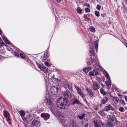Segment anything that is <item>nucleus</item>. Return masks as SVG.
I'll list each match as a JSON object with an SVG mask.
<instances>
[{"instance_id": "4be33fe9", "label": "nucleus", "mask_w": 127, "mask_h": 127, "mask_svg": "<svg viewBox=\"0 0 127 127\" xmlns=\"http://www.w3.org/2000/svg\"><path fill=\"white\" fill-rule=\"evenodd\" d=\"M80 104V102L77 99H75L73 101L72 104L73 105L75 104Z\"/></svg>"}, {"instance_id": "f3484780", "label": "nucleus", "mask_w": 127, "mask_h": 127, "mask_svg": "<svg viewBox=\"0 0 127 127\" xmlns=\"http://www.w3.org/2000/svg\"><path fill=\"white\" fill-rule=\"evenodd\" d=\"M70 123L71 126V127H78L74 120H72L71 121Z\"/></svg>"}, {"instance_id": "6e6d98bb", "label": "nucleus", "mask_w": 127, "mask_h": 127, "mask_svg": "<svg viewBox=\"0 0 127 127\" xmlns=\"http://www.w3.org/2000/svg\"><path fill=\"white\" fill-rule=\"evenodd\" d=\"M98 106H95V108L94 109L96 110L97 109H98Z\"/></svg>"}, {"instance_id": "680f3d73", "label": "nucleus", "mask_w": 127, "mask_h": 127, "mask_svg": "<svg viewBox=\"0 0 127 127\" xmlns=\"http://www.w3.org/2000/svg\"><path fill=\"white\" fill-rule=\"evenodd\" d=\"M2 33V32L1 30L0 29V34H1Z\"/></svg>"}, {"instance_id": "9d476101", "label": "nucleus", "mask_w": 127, "mask_h": 127, "mask_svg": "<svg viewBox=\"0 0 127 127\" xmlns=\"http://www.w3.org/2000/svg\"><path fill=\"white\" fill-rule=\"evenodd\" d=\"M41 116L42 117L44 118V120H45L46 119L49 118L50 116L49 114L44 113H41Z\"/></svg>"}, {"instance_id": "f03ea898", "label": "nucleus", "mask_w": 127, "mask_h": 127, "mask_svg": "<svg viewBox=\"0 0 127 127\" xmlns=\"http://www.w3.org/2000/svg\"><path fill=\"white\" fill-rule=\"evenodd\" d=\"M51 96H48L46 97V100H47V104L49 107L50 110L51 111L52 113L54 114L55 112H54L55 105L54 103L52 100V99L51 98Z\"/></svg>"}, {"instance_id": "1a4fd4ad", "label": "nucleus", "mask_w": 127, "mask_h": 127, "mask_svg": "<svg viewBox=\"0 0 127 127\" xmlns=\"http://www.w3.org/2000/svg\"><path fill=\"white\" fill-rule=\"evenodd\" d=\"M93 89L96 90L99 89V86L96 82H93Z\"/></svg>"}, {"instance_id": "09e8293b", "label": "nucleus", "mask_w": 127, "mask_h": 127, "mask_svg": "<svg viewBox=\"0 0 127 127\" xmlns=\"http://www.w3.org/2000/svg\"><path fill=\"white\" fill-rule=\"evenodd\" d=\"M84 17L85 18V20L87 21L88 19V18L87 14H84Z\"/></svg>"}, {"instance_id": "e433bc0d", "label": "nucleus", "mask_w": 127, "mask_h": 127, "mask_svg": "<svg viewBox=\"0 0 127 127\" xmlns=\"http://www.w3.org/2000/svg\"><path fill=\"white\" fill-rule=\"evenodd\" d=\"M85 11L87 12H90V9L88 8H86L85 9Z\"/></svg>"}, {"instance_id": "c756f323", "label": "nucleus", "mask_w": 127, "mask_h": 127, "mask_svg": "<svg viewBox=\"0 0 127 127\" xmlns=\"http://www.w3.org/2000/svg\"><path fill=\"white\" fill-rule=\"evenodd\" d=\"M106 85L108 87H109L111 86V84L110 83L107 81H106L105 82Z\"/></svg>"}, {"instance_id": "f704fd0d", "label": "nucleus", "mask_w": 127, "mask_h": 127, "mask_svg": "<svg viewBox=\"0 0 127 127\" xmlns=\"http://www.w3.org/2000/svg\"><path fill=\"white\" fill-rule=\"evenodd\" d=\"M36 64L37 67L41 69L42 67V66H41L40 64L37 63H36Z\"/></svg>"}, {"instance_id": "f257e3e1", "label": "nucleus", "mask_w": 127, "mask_h": 127, "mask_svg": "<svg viewBox=\"0 0 127 127\" xmlns=\"http://www.w3.org/2000/svg\"><path fill=\"white\" fill-rule=\"evenodd\" d=\"M56 104L59 108L61 109H65L68 106L69 101L67 97H60L57 100Z\"/></svg>"}, {"instance_id": "ea45409f", "label": "nucleus", "mask_w": 127, "mask_h": 127, "mask_svg": "<svg viewBox=\"0 0 127 127\" xmlns=\"http://www.w3.org/2000/svg\"><path fill=\"white\" fill-rule=\"evenodd\" d=\"M119 101L123 105H125V102L122 99H120L119 100Z\"/></svg>"}, {"instance_id": "473e14b6", "label": "nucleus", "mask_w": 127, "mask_h": 127, "mask_svg": "<svg viewBox=\"0 0 127 127\" xmlns=\"http://www.w3.org/2000/svg\"><path fill=\"white\" fill-rule=\"evenodd\" d=\"M101 93L103 94H106V92H105L103 89H101L100 90Z\"/></svg>"}, {"instance_id": "052dcab7", "label": "nucleus", "mask_w": 127, "mask_h": 127, "mask_svg": "<svg viewBox=\"0 0 127 127\" xmlns=\"http://www.w3.org/2000/svg\"><path fill=\"white\" fill-rule=\"evenodd\" d=\"M55 76V75L54 74H53V75L52 76H51V77L52 78H54V77Z\"/></svg>"}, {"instance_id": "37998d69", "label": "nucleus", "mask_w": 127, "mask_h": 127, "mask_svg": "<svg viewBox=\"0 0 127 127\" xmlns=\"http://www.w3.org/2000/svg\"><path fill=\"white\" fill-rule=\"evenodd\" d=\"M20 57L22 59H25V57L24 55L21 53L20 54Z\"/></svg>"}, {"instance_id": "0eeeda50", "label": "nucleus", "mask_w": 127, "mask_h": 127, "mask_svg": "<svg viewBox=\"0 0 127 127\" xmlns=\"http://www.w3.org/2000/svg\"><path fill=\"white\" fill-rule=\"evenodd\" d=\"M94 123L95 127H100L101 125H102V124L100 121H94Z\"/></svg>"}, {"instance_id": "5701e85b", "label": "nucleus", "mask_w": 127, "mask_h": 127, "mask_svg": "<svg viewBox=\"0 0 127 127\" xmlns=\"http://www.w3.org/2000/svg\"><path fill=\"white\" fill-rule=\"evenodd\" d=\"M77 12L80 14H81L82 12V10L80 7H77Z\"/></svg>"}, {"instance_id": "9b49d317", "label": "nucleus", "mask_w": 127, "mask_h": 127, "mask_svg": "<svg viewBox=\"0 0 127 127\" xmlns=\"http://www.w3.org/2000/svg\"><path fill=\"white\" fill-rule=\"evenodd\" d=\"M86 90L87 92L89 95H93V92L92 91V90L89 88L86 87Z\"/></svg>"}, {"instance_id": "2f4dec72", "label": "nucleus", "mask_w": 127, "mask_h": 127, "mask_svg": "<svg viewBox=\"0 0 127 127\" xmlns=\"http://www.w3.org/2000/svg\"><path fill=\"white\" fill-rule=\"evenodd\" d=\"M98 113H99L102 116H104L105 115V114L103 111H101L99 112V111Z\"/></svg>"}, {"instance_id": "0e129e2a", "label": "nucleus", "mask_w": 127, "mask_h": 127, "mask_svg": "<svg viewBox=\"0 0 127 127\" xmlns=\"http://www.w3.org/2000/svg\"><path fill=\"white\" fill-rule=\"evenodd\" d=\"M87 64L88 65H90V64L89 63V62H87Z\"/></svg>"}, {"instance_id": "79ce46f5", "label": "nucleus", "mask_w": 127, "mask_h": 127, "mask_svg": "<svg viewBox=\"0 0 127 127\" xmlns=\"http://www.w3.org/2000/svg\"><path fill=\"white\" fill-rule=\"evenodd\" d=\"M101 7V6L100 5L98 4L96 6V8L97 9L100 10Z\"/></svg>"}, {"instance_id": "a878e982", "label": "nucleus", "mask_w": 127, "mask_h": 127, "mask_svg": "<svg viewBox=\"0 0 127 127\" xmlns=\"http://www.w3.org/2000/svg\"><path fill=\"white\" fill-rule=\"evenodd\" d=\"M41 70H42L45 73L48 72V69L44 66H42V67Z\"/></svg>"}, {"instance_id": "dca6fc26", "label": "nucleus", "mask_w": 127, "mask_h": 127, "mask_svg": "<svg viewBox=\"0 0 127 127\" xmlns=\"http://www.w3.org/2000/svg\"><path fill=\"white\" fill-rule=\"evenodd\" d=\"M91 69V67H84L83 68V71L85 73H87Z\"/></svg>"}, {"instance_id": "58836bf2", "label": "nucleus", "mask_w": 127, "mask_h": 127, "mask_svg": "<svg viewBox=\"0 0 127 127\" xmlns=\"http://www.w3.org/2000/svg\"><path fill=\"white\" fill-rule=\"evenodd\" d=\"M124 108L123 107H120L119 108V110L121 112H124Z\"/></svg>"}, {"instance_id": "2eb2a0df", "label": "nucleus", "mask_w": 127, "mask_h": 127, "mask_svg": "<svg viewBox=\"0 0 127 127\" xmlns=\"http://www.w3.org/2000/svg\"><path fill=\"white\" fill-rule=\"evenodd\" d=\"M85 114L83 113L80 116L79 115H78L77 116V118H78L81 121L82 120H85V119L84 118V117H85Z\"/></svg>"}, {"instance_id": "39448f33", "label": "nucleus", "mask_w": 127, "mask_h": 127, "mask_svg": "<svg viewBox=\"0 0 127 127\" xmlns=\"http://www.w3.org/2000/svg\"><path fill=\"white\" fill-rule=\"evenodd\" d=\"M58 90V88L57 86H51V94L54 95H56L57 93Z\"/></svg>"}, {"instance_id": "4d7b16f0", "label": "nucleus", "mask_w": 127, "mask_h": 127, "mask_svg": "<svg viewBox=\"0 0 127 127\" xmlns=\"http://www.w3.org/2000/svg\"><path fill=\"white\" fill-rule=\"evenodd\" d=\"M125 98L126 101L127 102V97L126 96H125Z\"/></svg>"}, {"instance_id": "774afa93", "label": "nucleus", "mask_w": 127, "mask_h": 127, "mask_svg": "<svg viewBox=\"0 0 127 127\" xmlns=\"http://www.w3.org/2000/svg\"><path fill=\"white\" fill-rule=\"evenodd\" d=\"M125 0V1H126V3L127 4V0Z\"/></svg>"}, {"instance_id": "72a5a7b5", "label": "nucleus", "mask_w": 127, "mask_h": 127, "mask_svg": "<svg viewBox=\"0 0 127 127\" xmlns=\"http://www.w3.org/2000/svg\"><path fill=\"white\" fill-rule=\"evenodd\" d=\"M83 120H82L81 121V124L82 125H84L85 124V125H84V127H87L88 126V124L87 123V124L86 123H85V122L84 121H83Z\"/></svg>"}, {"instance_id": "20e7f679", "label": "nucleus", "mask_w": 127, "mask_h": 127, "mask_svg": "<svg viewBox=\"0 0 127 127\" xmlns=\"http://www.w3.org/2000/svg\"><path fill=\"white\" fill-rule=\"evenodd\" d=\"M107 118L109 119L113 125H115L117 124V121L114 115H109L107 116Z\"/></svg>"}, {"instance_id": "a18cd8bd", "label": "nucleus", "mask_w": 127, "mask_h": 127, "mask_svg": "<svg viewBox=\"0 0 127 127\" xmlns=\"http://www.w3.org/2000/svg\"><path fill=\"white\" fill-rule=\"evenodd\" d=\"M106 15V14L105 13L103 12L101 14V16L103 17H104Z\"/></svg>"}, {"instance_id": "a211bd4d", "label": "nucleus", "mask_w": 127, "mask_h": 127, "mask_svg": "<svg viewBox=\"0 0 127 127\" xmlns=\"http://www.w3.org/2000/svg\"><path fill=\"white\" fill-rule=\"evenodd\" d=\"M60 119L59 120L62 123H64L65 119L62 115H60L59 116Z\"/></svg>"}, {"instance_id": "7c9ffc66", "label": "nucleus", "mask_w": 127, "mask_h": 127, "mask_svg": "<svg viewBox=\"0 0 127 127\" xmlns=\"http://www.w3.org/2000/svg\"><path fill=\"white\" fill-rule=\"evenodd\" d=\"M105 76L106 77L107 79H108V80L110 81V79L109 78V75L108 74V73H105Z\"/></svg>"}, {"instance_id": "5fc2aeb1", "label": "nucleus", "mask_w": 127, "mask_h": 127, "mask_svg": "<svg viewBox=\"0 0 127 127\" xmlns=\"http://www.w3.org/2000/svg\"><path fill=\"white\" fill-rule=\"evenodd\" d=\"M68 88L70 90L72 89V86H70L69 85H68Z\"/></svg>"}, {"instance_id": "69168bd1", "label": "nucleus", "mask_w": 127, "mask_h": 127, "mask_svg": "<svg viewBox=\"0 0 127 127\" xmlns=\"http://www.w3.org/2000/svg\"><path fill=\"white\" fill-rule=\"evenodd\" d=\"M125 108L126 110H127V107L126 106Z\"/></svg>"}, {"instance_id": "864d4df0", "label": "nucleus", "mask_w": 127, "mask_h": 127, "mask_svg": "<svg viewBox=\"0 0 127 127\" xmlns=\"http://www.w3.org/2000/svg\"><path fill=\"white\" fill-rule=\"evenodd\" d=\"M4 43V42L0 38V43Z\"/></svg>"}, {"instance_id": "f8f14e48", "label": "nucleus", "mask_w": 127, "mask_h": 127, "mask_svg": "<svg viewBox=\"0 0 127 127\" xmlns=\"http://www.w3.org/2000/svg\"><path fill=\"white\" fill-rule=\"evenodd\" d=\"M108 100V98L106 96L104 97L101 101L100 105L104 104L106 103Z\"/></svg>"}, {"instance_id": "e2e57ef3", "label": "nucleus", "mask_w": 127, "mask_h": 127, "mask_svg": "<svg viewBox=\"0 0 127 127\" xmlns=\"http://www.w3.org/2000/svg\"><path fill=\"white\" fill-rule=\"evenodd\" d=\"M57 0L58 2H60L61 0Z\"/></svg>"}, {"instance_id": "13d9d810", "label": "nucleus", "mask_w": 127, "mask_h": 127, "mask_svg": "<svg viewBox=\"0 0 127 127\" xmlns=\"http://www.w3.org/2000/svg\"><path fill=\"white\" fill-rule=\"evenodd\" d=\"M101 86H102V87H104V85L101 82Z\"/></svg>"}, {"instance_id": "49530a36", "label": "nucleus", "mask_w": 127, "mask_h": 127, "mask_svg": "<svg viewBox=\"0 0 127 127\" xmlns=\"http://www.w3.org/2000/svg\"><path fill=\"white\" fill-rule=\"evenodd\" d=\"M97 79L99 81H100L102 79L100 77H98V76H96Z\"/></svg>"}, {"instance_id": "338daca9", "label": "nucleus", "mask_w": 127, "mask_h": 127, "mask_svg": "<svg viewBox=\"0 0 127 127\" xmlns=\"http://www.w3.org/2000/svg\"><path fill=\"white\" fill-rule=\"evenodd\" d=\"M125 45L126 46V47H127V43H126V44H125Z\"/></svg>"}, {"instance_id": "c85d7f7f", "label": "nucleus", "mask_w": 127, "mask_h": 127, "mask_svg": "<svg viewBox=\"0 0 127 127\" xmlns=\"http://www.w3.org/2000/svg\"><path fill=\"white\" fill-rule=\"evenodd\" d=\"M95 13L96 16L98 17L99 16V12L98 11H95Z\"/></svg>"}, {"instance_id": "603ef678", "label": "nucleus", "mask_w": 127, "mask_h": 127, "mask_svg": "<svg viewBox=\"0 0 127 127\" xmlns=\"http://www.w3.org/2000/svg\"><path fill=\"white\" fill-rule=\"evenodd\" d=\"M14 54H15V55L17 57H18L19 56V54L16 53V52H14Z\"/></svg>"}, {"instance_id": "412c9836", "label": "nucleus", "mask_w": 127, "mask_h": 127, "mask_svg": "<svg viewBox=\"0 0 127 127\" xmlns=\"http://www.w3.org/2000/svg\"><path fill=\"white\" fill-rule=\"evenodd\" d=\"M3 115L4 117L6 118L9 117V114L8 112H7L6 110H4L3 111Z\"/></svg>"}, {"instance_id": "ddd939ff", "label": "nucleus", "mask_w": 127, "mask_h": 127, "mask_svg": "<svg viewBox=\"0 0 127 127\" xmlns=\"http://www.w3.org/2000/svg\"><path fill=\"white\" fill-rule=\"evenodd\" d=\"M74 87L76 89L77 93L78 94L80 95H82V93L81 90L80 88L78 86H77L75 85Z\"/></svg>"}, {"instance_id": "b1692460", "label": "nucleus", "mask_w": 127, "mask_h": 127, "mask_svg": "<svg viewBox=\"0 0 127 127\" xmlns=\"http://www.w3.org/2000/svg\"><path fill=\"white\" fill-rule=\"evenodd\" d=\"M2 38L3 41L7 44H10L9 41L5 37H2Z\"/></svg>"}, {"instance_id": "6e6552de", "label": "nucleus", "mask_w": 127, "mask_h": 127, "mask_svg": "<svg viewBox=\"0 0 127 127\" xmlns=\"http://www.w3.org/2000/svg\"><path fill=\"white\" fill-rule=\"evenodd\" d=\"M32 123L33 125L36 127H39L40 126V122L37 120H33Z\"/></svg>"}, {"instance_id": "4c0bfd02", "label": "nucleus", "mask_w": 127, "mask_h": 127, "mask_svg": "<svg viewBox=\"0 0 127 127\" xmlns=\"http://www.w3.org/2000/svg\"><path fill=\"white\" fill-rule=\"evenodd\" d=\"M64 95H69L70 93L68 91H66L64 93Z\"/></svg>"}, {"instance_id": "aec40b11", "label": "nucleus", "mask_w": 127, "mask_h": 127, "mask_svg": "<svg viewBox=\"0 0 127 127\" xmlns=\"http://www.w3.org/2000/svg\"><path fill=\"white\" fill-rule=\"evenodd\" d=\"M48 56L47 54H44L42 56V57L41 59L42 60H45L48 58Z\"/></svg>"}, {"instance_id": "bb28decb", "label": "nucleus", "mask_w": 127, "mask_h": 127, "mask_svg": "<svg viewBox=\"0 0 127 127\" xmlns=\"http://www.w3.org/2000/svg\"><path fill=\"white\" fill-rule=\"evenodd\" d=\"M94 62L95 64V65L96 66H98L99 65V64H98V61L97 58L95 59V60Z\"/></svg>"}, {"instance_id": "a19ab883", "label": "nucleus", "mask_w": 127, "mask_h": 127, "mask_svg": "<svg viewBox=\"0 0 127 127\" xmlns=\"http://www.w3.org/2000/svg\"><path fill=\"white\" fill-rule=\"evenodd\" d=\"M106 124L109 127H112V126L111 123L109 122H107Z\"/></svg>"}, {"instance_id": "bf43d9fd", "label": "nucleus", "mask_w": 127, "mask_h": 127, "mask_svg": "<svg viewBox=\"0 0 127 127\" xmlns=\"http://www.w3.org/2000/svg\"><path fill=\"white\" fill-rule=\"evenodd\" d=\"M64 127H71L69 126H68L67 125H65L64 126Z\"/></svg>"}, {"instance_id": "de8ad7c7", "label": "nucleus", "mask_w": 127, "mask_h": 127, "mask_svg": "<svg viewBox=\"0 0 127 127\" xmlns=\"http://www.w3.org/2000/svg\"><path fill=\"white\" fill-rule=\"evenodd\" d=\"M84 5L85 6H87L88 7H90V5L88 3H85L84 4Z\"/></svg>"}, {"instance_id": "3c124183", "label": "nucleus", "mask_w": 127, "mask_h": 127, "mask_svg": "<svg viewBox=\"0 0 127 127\" xmlns=\"http://www.w3.org/2000/svg\"><path fill=\"white\" fill-rule=\"evenodd\" d=\"M5 44V43H0V48L2 47L3 45H4Z\"/></svg>"}, {"instance_id": "8fccbe9b", "label": "nucleus", "mask_w": 127, "mask_h": 127, "mask_svg": "<svg viewBox=\"0 0 127 127\" xmlns=\"http://www.w3.org/2000/svg\"><path fill=\"white\" fill-rule=\"evenodd\" d=\"M7 121L8 122H10L11 121V119L9 117H7L6 118Z\"/></svg>"}, {"instance_id": "c03bdc74", "label": "nucleus", "mask_w": 127, "mask_h": 127, "mask_svg": "<svg viewBox=\"0 0 127 127\" xmlns=\"http://www.w3.org/2000/svg\"><path fill=\"white\" fill-rule=\"evenodd\" d=\"M44 64L45 65L48 67H50V65L47 62H45Z\"/></svg>"}, {"instance_id": "c9c22d12", "label": "nucleus", "mask_w": 127, "mask_h": 127, "mask_svg": "<svg viewBox=\"0 0 127 127\" xmlns=\"http://www.w3.org/2000/svg\"><path fill=\"white\" fill-rule=\"evenodd\" d=\"M90 30L92 32H94L95 31V30L94 28L92 26H91L90 27Z\"/></svg>"}, {"instance_id": "393cba45", "label": "nucleus", "mask_w": 127, "mask_h": 127, "mask_svg": "<svg viewBox=\"0 0 127 127\" xmlns=\"http://www.w3.org/2000/svg\"><path fill=\"white\" fill-rule=\"evenodd\" d=\"M19 113L21 117H24L25 115V113L23 111H20Z\"/></svg>"}, {"instance_id": "4468645a", "label": "nucleus", "mask_w": 127, "mask_h": 127, "mask_svg": "<svg viewBox=\"0 0 127 127\" xmlns=\"http://www.w3.org/2000/svg\"><path fill=\"white\" fill-rule=\"evenodd\" d=\"M113 108L112 106L110 104H109L108 105L104 107V109L106 111H108L111 109L112 110V108Z\"/></svg>"}, {"instance_id": "423d86ee", "label": "nucleus", "mask_w": 127, "mask_h": 127, "mask_svg": "<svg viewBox=\"0 0 127 127\" xmlns=\"http://www.w3.org/2000/svg\"><path fill=\"white\" fill-rule=\"evenodd\" d=\"M99 70L98 69H94L92 71L90 72L89 73L90 76H94L95 75L96 76L99 75Z\"/></svg>"}, {"instance_id": "7ed1b4c3", "label": "nucleus", "mask_w": 127, "mask_h": 127, "mask_svg": "<svg viewBox=\"0 0 127 127\" xmlns=\"http://www.w3.org/2000/svg\"><path fill=\"white\" fill-rule=\"evenodd\" d=\"M89 54L90 55V61L91 62L93 63L95 60V59H96L95 54L94 53L93 48L91 47L89 50Z\"/></svg>"}, {"instance_id": "cd10ccee", "label": "nucleus", "mask_w": 127, "mask_h": 127, "mask_svg": "<svg viewBox=\"0 0 127 127\" xmlns=\"http://www.w3.org/2000/svg\"><path fill=\"white\" fill-rule=\"evenodd\" d=\"M98 43L97 41H95V49H96L97 50V49L98 48Z\"/></svg>"}, {"instance_id": "6ab92c4d", "label": "nucleus", "mask_w": 127, "mask_h": 127, "mask_svg": "<svg viewBox=\"0 0 127 127\" xmlns=\"http://www.w3.org/2000/svg\"><path fill=\"white\" fill-rule=\"evenodd\" d=\"M113 98V101L115 104H117L118 103V98L116 97L111 96Z\"/></svg>"}]
</instances>
